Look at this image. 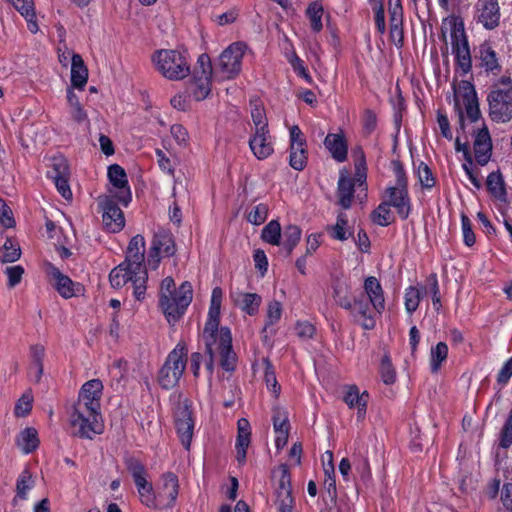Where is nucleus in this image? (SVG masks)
<instances>
[{
	"instance_id": "f257e3e1",
	"label": "nucleus",
	"mask_w": 512,
	"mask_h": 512,
	"mask_svg": "<svg viewBox=\"0 0 512 512\" xmlns=\"http://www.w3.org/2000/svg\"><path fill=\"white\" fill-rule=\"evenodd\" d=\"M453 90L454 108L458 113L460 129L465 131L466 120L474 125L472 132L475 159L480 165H485L491 157L492 141L488 128L480 122V109L475 88L471 82L461 80L453 85Z\"/></svg>"
},
{
	"instance_id": "f03ea898",
	"label": "nucleus",
	"mask_w": 512,
	"mask_h": 512,
	"mask_svg": "<svg viewBox=\"0 0 512 512\" xmlns=\"http://www.w3.org/2000/svg\"><path fill=\"white\" fill-rule=\"evenodd\" d=\"M223 292L220 287L212 290L210 307L204 326L202 338L205 343L209 360L206 369L210 375L213 373L214 359L220 357V365L225 371H233L236 367V354L232 350V336L227 327L219 329L220 309Z\"/></svg>"
},
{
	"instance_id": "7ed1b4c3",
	"label": "nucleus",
	"mask_w": 512,
	"mask_h": 512,
	"mask_svg": "<svg viewBox=\"0 0 512 512\" xmlns=\"http://www.w3.org/2000/svg\"><path fill=\"white\" fill-rule=\"evenodd\" d=\"M193 298L192 285L185 281L176 288L172 277L162 280L159 289V307L172 324L177 322L186 312Z\"/></svg>"
},
{
	"instance_id": "20e7f679",
	"label": "nucleus",
	"mask_w": 512,
	"mask_h": 512,
	"mask_svg": "<svg viewBox=\"0 0 512 512\" xmlns=\"http://www.w3.org/2000/svg\"><path fill=\"white\" fill-rule=\"evenodd\" d=\"M441 32L444 38L449 35L456 62L463 73H468L472 67V58L462 17L451 14L443 18Z\"/></svg>"
},
{
	"instance_id": "39448f33",
	"label": "nucleus",
	"mask_w": 512,
	"mask_h": 512,
	"mask_svg": "<svg viewBox=\"0 0 512 512\" xmlns=\"http://www.w3.org/2000/svg\"><path fill=\"white\" fill-rule=\"evenodd\" d=\"M156 70L166 79L178 81L190 74V56L186 50L160 49L152 55Z\"/></svg>"
},
{
	"instance_id": "423d86ee",
	"label": "nucleus",
	"mask_w": 512,
	"mask_h": 512,
	"mask_svg": "<svg viewBox=\"0 0 512 512\" xmlns=\"http://www.w3.org/2000/svg\"><path fill=\"white\" fill-rule=\"evenodd\" d=\"M489 114L493 121L505 123L512 119V81L502 77L488 95Z\"/></svg>"
},
{
	"instance_id": "0eeeda50",
	"label": "nucleus",
	"mask_w": 512,
	"mask_h": 512,
	"mask_svg": "<svg viewBox=\"0 0 512 512\" xmlns=\"http://www.w3.org/2000/svg\"><path fill=\"white\" fill-rule=\"evenodd\" d=\"M145 239L142 235L134 236L127 247L126 257L123 264L131 269L136 277V299L143 300L146 294L147 271L144 266Z\"/></svg>"
},
{
	"instance_id": "6e6552de",
	"label": "nucleus",
	"mask_w": 512,
	"mask_h": 512,
	"mask_svg": "<svg viewBox=\"0 0 512 512\" xmlns=\"http://www.w3.org/2000/svg\"><path fill=\"white\" fill-rule=\"evenodd\" d=\"M187 361V349L185 344L178 343L168 354L165 363L159 371L158 381L162 388L171 389L181 379Z\"/></svg>"
},
{
	"instance_id": "1a4fd4ad",
	"label": "nucleus",
	"mask_w": 512,
	"mask_h": 512,
	"mask_svg": "<svg viewBox=\"0 0 512 512\" xmlns=\"http://www.w3.org/2000/svg\"><path fill=\"white\" fill-rule=\"evenodd\" d=\"M100 411L91 410L88 406L75 403L69 420L75 433L82 437L92 439L95 434L101 433L99 423Z\"/></svg>"
},
{
	"instance_id": "9d476101",
	"label": "nucleus",
	"mask_w": 512,
	"mask_h": 512,
	"mask_svg": "<svg viewBox=\"0 0 512 512\" xmlns=\"http://www.w3.org/2000/svg\"><path fill=\"white\" fill-rule=\"evenodd\" d=\"M244 42L230 44L219 56L216 67V77L220 80H231L241 71L242 58L246 51Z\"/></svg>"
},
{
	"instance_id": "9b49d317",
	"label": "nucleus",
	"mask_w": 512,
	"mask_h": 512,
	"mask_svg": "<svg viewBox=\"0 0 512 512\" xmlns=\"http://www.w3.org/2000/svg\"><path fill=\"white\" fill-rule=\"evenodd\" d=\"M390 207H394L401 219H407L411 212V200L407 189V180L404 172H396V183L385 191V200Z\"/></svg>"
},
{
	"instance_id": "f8f14e48",
	"label": "nucleus",
	"mask_w": 512,
	"mask_h": 512,
	"mask_svg": "<svg viewBox=\"0 0 512 512\" xmlns=\"http://www.w3.org/2000/svg\"><path fill=\"white\" fill-rule=\"evenodd\" d=\"M212 74L213 69L209 55L201 54L197 60L191 86L192 95L197 101L204 100L210 94Z\"/></svg>"
},
{
	"instance_id": "ddd939ff",
	"label": "nucleus",
	"mask_w": 512,
	"mask_h": 512,
	"mask_svg": "<svg viewBox=\"0 0 512 512\" xmlns=\"http://www.w3.org/2000/svg\"><path fill=\"white\" fill-rule=\"evenodd\" d=\"M178 493V477L172 472L161 475L156 485V509L172 508L175 505Z\"/></svg>"
},
{
	"instance_id": "4468645a",
	"label": "nucleus",
	"mask_w": 512,
	"mask_h": 512,
	"mask_svg": "<svg viewBox=\"0 0 512 512\" xmlns=\"http://www.w3.org/2000/svg\"><path fill=\"white\" fill-rule=\"evenodd\" d=\"M174 252L175 245L172 235L164 229H159L154 233V237L148 253V266L151 269H156L162 257L171 256L174 254Z\"/></svg>"
},
{
	"instance_id": "2eb2a0df",
	"label": "nucleus",
	"mask_w": 512,
	"mask_h": 512,
	"mask_svg": "<svg viewBox=\"0 0 512 512\" xmlns=\"http://www.w3.org/2000/svg\"><path fill=\"white\" fill-rule=\"evenodd\" d=\"M290 155L289 164L297 170L302 171L307 164L308 152L307 143L304 134L297 125H293L289 130Z\"/></svg>"
},
{
	"instance_id": "dca6fc26",
	"label": "nucleus",
	"mask_w": 512,
	"mask_h": 512,
	"mask_svg": "<svg viewBox=\"0 0 512 512\" xmlns=\"http://www.w3.org/2000/svg\"><path fill=\"white\" fill-rule=\"evenodd\" d=\"M108 179L111 183L110 193L119 202L127 206L131 201V191L125 170L117 164L108 168Z\"/></svg>"
},
{
	"instance_id": "f3484780",
	"label": "nucleus",
	"mask_w": 512,
	"mask_h": 512,
	"mask_svg": "<svg viewBox=\"0 0 512 512\" xmlns=\"http://www.w3.org/2000/svg\"><path fill=\"white\" fill-rule=\"evenodd\" d=\"M280 473L278 487L276 489L275 505L279 512H293L294 499L291 490V477L286 465L278 469Z\"/></svg>"
},
{
	"instance_id": "a211bd4d",
	"label": "nucleus",
	"mask_w": 512,
	"mask_h": 512,
	"mask_svg": "<svg viewBox=\"0 0 512 512\" xmlns=\"http://www.w3.org/2000/svg\"><path fill=\"white\" fill-rule=\"evenodd\" d=\"M99 205L102 209V222L105 229L111 233L120 232L125 226L122 210L109 197L100 198Z\"/></svg>"
},
{
	"instance_id": "6ab92c4d",
	"label": "nucleus",
	"mask_w": 512,
	"mask_h": 512,
	"mask_svg": "<svg viewBox=\"0 0 512 512\" xmlns=\"http://www.w3.org/2000/svg\"><path fill=\"white\" fill-rule=\"evenodd\" d=\"M46 275L54 281L58 293L65 299L75 296L81 289L80 284L74 283L68 276L64 275L56 266L45 263Z\"/></svg>"
},
{
	"instance_id": "aec40b11",
	"label": "nucleus",
	"mask_w": 512,
	"mask_h": 512,
	"mask_svg": "<svg viewBox=\"0 0 512 512\" xmlns=\"http://www.w3.org/2000/svg\"><path fill=\"white\" fill-rule=\"evenodd\" d=\"M475 17L484 28L491 30L499 25L500 7L498 0H478Z\"/></svg>"
},
{
	"instance_id": "412c9836",
	"label": "nucleus",
	"mask_w": 512,
	"mask_h": 512,
	"mask_svg": "<svg viewBox=\"0 0 512 512\" xmlns=\"http://www.w3.org/2000/svg\"><path fill=\"white\" fill-rule=\"evenodd\" d=\"M103 384L99 379H92L83 384L77 404L88 406L91 410L100 411Z\"/></svg>"
},
{
	"instance_id": "4be33fe9",
	"label": "nucleus",
	"mask_w": 512,
	"mask_h": 512,
	"mask_svg": "<svg viewBox=\"0 0 512 512\" xmlns=\"http://www.w3.org/2000/svg\"><path fill=\"white\" fill-rule=\"evenodd\" d=\"M249 147L253 155L259 160H264L271 156L274 152V147L269 130L253 131L249 139Z\"/></svg>"
},
{
	"instance_id": "5701e85b",
	"label": "nucleus",
	"mask_w": 512,
	"mask_h": 512,
	"mask_svg": "<svg viewBox=\"0 0 512 512\" xmlns=\"http://www.w3.org/2000/svg\"><path fill=\"white\" fill-rule=\"evenodd\" d=\"M374 311V308H371V304L365 299V296L356 298L353 301L352 317L355 322L366 330H372L376 325Z\"/></svg>"
},
{
	"instance_id": "b1692460",
	"label": "nucleus",
	"mask_w": 512,
	"mask_h": 512,
	"mask_svg": "<svg viewBox=\"0 0 512 512\" xmlns=\"http://www.w3.org/2000/svg\"><path fill=\"white\" fill-rule=\"evenodd\" d=\"M175 426L182 445L188 450L193 436L194 422L186 405L178 408Z\"/></svg>"
},
{
	"instance_id": "393cba45",
	"label": "nucleus",
	"mask_w": 512,
	"mask_h": 512,
	"mask_svg": "<svg viewBox=\"0 0 512 512\" xmlns=\"http://www.w3.org/2000/svg\"><path fill=\"white\" fill-rule=\"evenodd\" d=\"M343 401L350 409L357 410V419L362 421L365 418L369 394L366 391L360 392L356 385L345 387Z\"/></svg>"
},
{
	"instance_id": "a878e982",
	"label": "nucleus",
	"mask_w": 512,
	"mask_h": 512,
	"mask_svg": "<svg viewBox=\"0 0 512 512\" xmlns=\"http://www.w3.org/2000/svg\"><path fill=\"white\" fill-rule=\"evenodd\" d=\"M390 38L397 47L403 45L402 16L400 0H389Z\"/></svg>"
},
{
	"instance_id": "bb28decb",
	"label": "nucleus",
	"mask_w": 512,
	"mask_h": 512,
	"mask_svg": "<svg viewBox=\"0 0 512 512\" xmlns=\"http://www.w3.org/2000/svg\"><path fill=\"white\" fill-rule=\"evenodd\" d=\"M233 303L244 313L253 316L258 313L262 297L257 293L236 291L231 293Z\"/></svg>"
},
{
	"instance_id": "cd10ccee",
	"label": "nucleus",
	"mask_w": 512,
	"mask_h": 512,
	"mask_svg": "<svg viewBox=\"0 0 512 512\" xmlns=\"http://www.w3.org/2000/svg\"><path fill=\"white\" fill-rule=\"evenodd\" d=\"M364 291L374 310L381 313L385 308V299L383 289L377 278L367 277L364 281Z\"/></svg>"
},
{
	"instance_id": "c85d7f7f",
	"label": "nucleus",
	"mask_w": 512,
	"mask_h": 512,
	"mask_svg": "<svg viewBox=\"0 0 512 512\" xmlns=\"http://www.w3.org/2000/svg\"><path fill=\"white\" fill-rule=\"evenodd\" d=\"M324 145L336 161L343 162L347 159L348 147L343 133H329L325 137Z\"/></svg>"
},
{
	"instance_id": "c756f323",
	"label": "nucleus",
	"mask_w": 512,
	"mask_h": 512,
	"mask_svg": "<svg viewBox=\"0 0 512 512\" xmlns=\"http://www.w3.org/2000/svg\"><path fill=\"white\" fill-rule=\"evenodd\" d=\"M88 81V69L79 54H72L71 58V84L72 89L83 90Z\"/></svg>"
},
{
	"instance_id": "7c9ffc66",
	"label": "nucleus",
	"mask_w": 512,
	"mask_h": 512,
	"mask_svg": "<svg viewBox=\"0 0 512 512\" xmlns=\"http://www.w3.org/2000/svg\"><path fill=\"white\" fill-rule=\"evenodd\" d=\"M480 66L487 72L498 74L501 71V65L497 57V53L487 42L479 46Z\"/></svg>"
},
{
	"instance_id": "2f4dec72",
	"label": "nucleus",
	"mask_w": 512,
	"mask_h": 512,
	"mask_svg": "<svg viewBox=\"0 0 512 512\" xmlns=\"http://www.w3.org/2000/svg\"><path fill=\"white\" fill-rule=\"evenodd\" d=\"M237 426L236 457L237 461L243 464L246 460V450L250 444V424L247 419L241 418L238 420Z\"/></svg>"
},
{
	"instance_id": "473e14b6",
	"label": "nucleus",
	"mask_w": 512,
	"mask_h": 512,
	"mask_svg": "<svg viewBox=\"0 0 512 512\" xmlns=\"http://www.w3.org/2000/svg\"><path fill=\"white\" fill-rule=\"evenodd\" d=\"M134 276L135 275L131 272V269L125 264L121 263L112 269L109 275V280L112 287L114 288H121L126 283L131 282L133 286V295L136 298V288L138 286V282L135 281L136 277Z\"/></svg>"
},
{
	"instance_id": "72a5a7b5",
	"label": "nucleus",
	"mask_w": 512,
	"mask_h": 512,
	"mask_svg": "<svg viewBox=\"0 0 512 512\" xmlns=\"http://www.w3.org/2000/svg\"><path fill=\"white\" fill-rule=\"evenodd\" d=\"M337 194L340 206L344 209L350 208L354 195V182L345 170L340 171Z\"/></svg>"
},
{
	"instance_id": "f704fd0d",
	"label": "nucleus",
	"mask_w": 512,
	"mask_h": 512,
	"mask_svg": "<svg viewBox=\"0 0 512 512\" xmlns=\"http://www.w3.org/2000/svg\"><path fill=\"white\" fill-rule=\"evenodd\" d=\"M45 357V348L41 344H35L30 347V366L29 374L35 382H39L43 375V360Z\"/></svg>"
},
{
	"instance_id": "c9c22d12",
	"label": "nucleus",
	"mask_w": 512,
	"mask_h": 512,
	"mask_svg": "<svg viewBox=\"0 0 512 512\" xmlns=\"http://www.w3.org/2000/svg\"><path fill=\"white\" fill-rule=\"evenodd\" d=\"M39 442L37 430L33 427H26L16 437V445L24 454L36 450Z\"/></svg>"
},
{
	"instance_id": "e433bc0d",
	"label": "nucleus",
	"mask_w": 512,
	"mask_h": 512,
	"mask_svg": "<svg viewBox=\"0 0 512 512\" xmlns=\"http://www.w3.org/2000/svg\"><path fill=\"white\" fill-rule=\"evenodd\" d=\"M487 189L491 196L501 202H507V192L504 179L499 171L491 172L486 181Z\"/></svg>"
},
{
	"instance_id": "4c0bfd02",
	"label": "nucleus",
	"mask_w": 512,
	"mask_h": 512,
	"mask_svg": "<svg viewBox=\"0 0 512 512\" xmlns=\"http://www.w3.org/2000/svg\"><path fill=\"white\" fill-rule=\"evenodd\" d=\"M67 103L71 118L78 124L88 122V114L72 88L67 89Z\"/></svg>"
},
{
	"instance_id": "58836bf2",
	"label": "nucleus",
	"mask_w": 512,
	"mask_h": 512,
	"mask_svg": "<svg viewBox=\"0 0 512 512\" xmlns=\"http://www.w3.org/2000/svg\"><path fill=\"white\" fill-rule=\"evenodd\" d=\"M327 231L330 233L333 239L339 241L347 240L352 235V231L348 226L347 215L343 212L339 213L336 223L332 226H329Z\"/></svg>"
},
{
	"instance_id": "ea45409f",
	"label": "nucleus",
	"mask_w": 512,
	"mask_h": 512,
	"mask_svg": "<svg viewBox=\"0 0 512 512\" xmlns=\"http://www.w3.org/2000/svg\"><path fill=\"white\" fill-rule=\"evenodd\" d=\"M448 350V345L445 342H438L435 346L431 347L429 364L432 373H437L442 364L447 360Z\"/></svg>"
},
{
	"instance_id": "a19ab883",
	"label": "nucleus",
	"mask_w": 512,
	"mask_h": 512,
	"mask_svg": "<svg viewBox=\"0 0 512 512\" xmlns=\"http://www.w3.org/2000/svg\"><path fill=\"white\" fill-rule=\"evenodd\" d=\"M135 485L137 487L141 503L148 508L156 509V489L154 490L152 484L149 483L147 479H144L135 483Z\"/></svg>"
},
{
	"instance_id": "79ce46f5",
	"label": "nucleus",
	"mask_w": 512,
	"mask_h": 512,
	"mask_svg": "<svg viewBox=\"0 0 512 512\" xmlns=\"http://www.w3.org/2000/svg\"><path fill=\"white\" fill-rule=\"evenodd\" d=\"M251 118L254 125L253 131L267 130L268 122L265 110L261 102L257 99L250 101Z\"/></svg>"
},
{
	"instance_id": "37998d69",
	"label": "nucleus",
	"mask_w": 512,
	"mask_h": 512,
	"mask_svg": "<svg viewBox=\"0 0 512 512\" xmlns=\"http://www.w3.org/2000/svg\"><path fill=\"white\" fill-rule=\"evenodd\" d=\"M21 257V249L19 244L11 238H7L3 246L0 248V261L2 263H13Z\"/></svg>"
},
{
	"instance_id": "c03bdc74",
	"label": "nucleus",
	"mask_w": 512,
	"mask_h": 512,
	"mask_svg": "<svg viewBox=\"0 0 512 512\" xmlns=\"http://www.w3.org/2000/svg\"><path fill=\"white\" fill-rule=\"evenodd\" d=\"M263 241L278 246L281 243V226L278 221H270L262 230Z\"/></svg>"
},
{
	"instance_id": "a18cd8bd",
	"label": "nucleus",
	"mask_w": 512,
	"mask_h": 512,
	"mask_svg": "<svg viewBox=\"0 0 512 512\" xmlns=\"http://www.w3.org/2000/svg\"><path fill=\"white\" fill-rule=\"evenodd\" d=\"M323 12V6L319 2L311 3L306 9V15L309 18L311 28L314 32H320L323 28Z\"/></svg>"
},
{
	"instance_id": "49530a36",
	"label": "nucleus",
	"mask_w": 512,
	"mask_h": 512,
	"mask_svg": "<svg viewBox=\"0 0 512 512\" xmlns=\"http://www.w3.org/2000/svg\"><path fill=\"white\" fill-rule=\"evenodd\" d=\"M48 176L51 179L70 176L67 160L63 156H55L52 158Z\"/></svg>"
},
{
	"instance_id": "de8ad7c7",
	"label": "nucleus",
	"mask_w": 512,
	"mask_h": 512,
	"mask_svg": "<svg viewBox=\"0 0 512 512\" xmlns=\"http://www.w3.org/2000/svg\"><path fill=\"white\" fill-rule=\"evenodd\" d=\"M283 246L290 253L301 238V229L297 225H288L284 230Z\"/></svg>"
},
{
	"instance_id": "09e8293b",
	"label": "nucleus",
	"mask_w": 512,
	"mask_h": 512,
	"mask_svg": "<svg viewBox=\"0 0 512 512\" xmlns=\"http://www.w3.org/2000/svg\"><path fill=\"white\" fill-rule=\"evenodd\" d=\"M372 221L380 226H387L391 223L392 214L390 206L383 201L371 214Z\"/></svg>"
},
{
	"instance_id": "8fccbe9b",
	"label": "nucleus",
	"mask_w": 512,
	"mask_h": 512,
	"mask_svg": "<svg viewBox=\"0 0 512 512\" xmlns=\"http://www.w3.org/2000/svg\"><path fill=\"white\" fill-rule=\"evenodd\" d=\"M283 312L282 304L277 300H271L267 304L266 309V323L264 329L266 330L269 326L275 325L281 319Z\"/></svg>"
},
{
	"instance_id": "3c124183",
	"label": "nucleus",
	"mask_w": 512,
	"mask_h": 512,
	"mask_svg": "<svg viewBox=\"0 0 512 512\" xmlns=\"http://www.w3.org/2000/svg\"><path fill=\"white\" fill-rule=\"evenodd\" d=\"M421 297V291L414 286H410L405 290V309L408 314L411 315L417 310Z\"/></svg>"
},
{
	"instance_id": "603ef678",
	"label": "nucleus",
	"mask_w": 512,
	"mask_h": 512,
	"mask_svg": "<svg viewBox=\"0 0 512 512\" xmlns=\"http://www.w3.org/2000/svg\"><path fill=\"white\" fill-rule=\"evenodd\" d=\"M33 486L34 480L31 473L28 470L22 471L17 479V495L21 499H26L28 492L32 489Z\"/></svg>"
},
{
	"instance_id": "864d4df0",
	"label": "nucleus",
	"mask_w": 512,
	"mask_h": 512,
	"mask_svg": "<svg viewBox=\"0 0 512 512\" xmlns=\"http://www.w3.org/2000/svg\"><path fill=\"white\" fill-rule=\"evenodd\" d=\"M32 403H33L32 392H31V390H27L18 399V401L15 405V409H14L15 415L18 417L27 416L32 409Z\"/></svg>"
},
{
	"instance_id": "5fc2aeb1",
	"label": "nucleus",
	"mask_w": 512,
	"mask_h": 512,
	"mask_svg": "<svg viewBox=\"0 0 512 512\" xmlns=\"http://www.w3.org/2000/svg\"><path fill=\"white\" fill-rule=\"evenodd\" d=\"M416 173L423 188L431 189L435 185V178L428 165L424 162H420L417 166Z\"/></svg>"
},
{
	"instance_id": "6e6d98bb",
	"label": "nucleus",
	"mask_w": 512,
	"mask_h": 512,
	"mask_svg": "<svg viewBox=\"0 0 512 512\" xmlns=\"http://www.w3.org/2000/svg\"><path fill=\"white\" fill-rule=\"evenodd\" d=\"M272 421L274 431L282 429L284 430L285 428L290 429L288 412L283 408L275 407L273 409Z\"/></svg>"
},
{
	"instance_id": "4d7b16f0",
	"label": "nucleus",
	"mask_w": 512,
	"mask_h": 512,
	"mask_svg": "<svg viewBox=\"0 0 512 512\" xmlns=\"http://www.w3.org/2000/svg\"><path fill=\"white\" fill-rule=\"evenodd\" d=\"M375 12V24L379 33L386 31L385 13L382 0H369Z\"/></svg>"
},
{
	"instance_id": "13d9d810",
	"label": "nucleus",
	"mask_w": 512,
	"mask_h": 512,
	"mask_svg": "<svg viewBox=\"0 0 512 512\" xmlns=\"http://www.w3.org/2000/svg\"><path fill=\"white\" fill-rule=\"evenodd\" d=\"M268 216L267 205L261 203L254 206L248 214V221L254 225H260L265 222Z\"/></svg>"
},
{
	"instance_id": "bf43d9fd",
	"label": "nucleus",
	"mask_w": 512,
	"mask_h": 512,
	"mask_svg": "<svg viewBox=\"0 0 512 512\" xmlns=\"http://www.w3.org/2000/svg\"><path fill=\"white\" fill-rule=\"evenodd\" d=\"M4 273L7 276V286L13 288L21 282L24 268L21 265L9 266L5 269Z\"/></svg>"
},
{
	"instance_id": "052dcab7",
	"label": "nucleus",
	"mask_w": 512,
	"mask_h": 512,
	"mask_svg": "<svg viewBox=\"0 0 512 512\" xmlns=\"http://www.w3.org/2000/svg\"><path fill=\"white\" fill-rule=\"evenodd\" d=\"M461 228L465 245L468 247L473 246L476 242V237L472 230L471 220L464 214L461 216Z\"/></svg>"
},
{
	"instance_id": "680f3d73",
	"label": "nucleus",
	"mask_w": 512,
	"mask_h": 512,
	"mask_svg": "<svg viewBox=\"0 0 512 512\" xmlns=\"http://www.w3.org/2000/svg\"><path fill=\"white\" fill-rule=\"evenodd\" d=\"M380 373L385 384H392L396 379L395 370L391 364L390 358L384 356L380 365Z\"/></svg>"
},
{
	"instance_id": "e2e57ef3",
	"label": "nucleus",
	"mask_w": 512,
	"mask_h": 512,
	"mask_svg": "<svg viewBox=\"0 0 512 512\" xmlns=\"http://www.w3.org/2000/svg\"><path fill=\"white\" fill-rule=\"evenodd\" d=\"M323 464H324V472L327 476L325 480L326 485L328 487H335V480L332 477L334 474V465H333V453L331 451H326L323 455Z\"/></svg>"
},
{
	"instance_id": "0e129e2a",
	"label": "nucleus",
	"mask_w": 512,
	"mask_h": 512,
	"mask_svg": "<svg viewBox=\"0 0 512 512\" xmlns=\"http://www.w3.org/2000/svg\"><path fill=\"white\" fill-rule=\"evenodd\" d=\"M0 225L5 229L12 228L15 225L12 211L3 199H0Z\"/></svg>"
},
{
	"instance_id": "69168bd1",
	"label": "nucleus",
	"mask_w": 512,
	"mask_h": 512,
	"mask_svg": "<svg viewBox=\"0 0 512 512\" xmlns=\"http://www.w3.org/2000/svg\"><path fill=\"white\" fill-rule=\"evenodd\" d=\"M128 470L131 473L135 483L146 479V470L138 460L131 459L128 462Z\"/></svg>"
},
{
	"instance_id": "338daca9",
	"label": "nucleus",
	"mask_w": 512,
	"mask_h": 512,
	"mask_svg": "<svg viewBox=\"0 0 512 512\" xmlns=\"http://www.w3.org/2000/svg\"><path fill=\"white\" fill-rule=\"evenodd\" d=\"M172 137L175 139L179 146H186L188 144L189 135L187 130L180 124H174L170 128Z\"/></svg>"
},
{
	"instance_id": "774afa93",
	"label": "nucleus",
	"mask_w": 512,
	"mask_h": 512,
	"mask_svg": "<svg viewBox=\"0 0 512 512\" xmlns=\"http://www.w3.org/2000/svg\"><path fill=\"white\" fill-rule=\"evenodd\" d=\"M512 445V415H509L506 424L503 427L500 446L502 448H508Z\"/></svg>"
}]
</instances>
